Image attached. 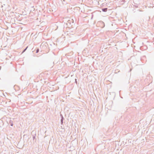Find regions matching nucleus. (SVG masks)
<instances>
[{
  "label": "nucleus",
  "instance_id": "nucleus-1",
  "mask_svg": "<svg viewBox=\"0 0 154 154\" xmlns=\"http://www.w3.org/2000/svg\"><path fill=\"white\" fill-rule=\"evenodd\" d=\"M98 24H99L100 27L101 28H103L105 27V23L102 21H100L98 22L97 23Z\"/></svg>",
  "mask_w": 154,
  "mask_h": 154
},
{
  "label": "nucleus",
  "instance_id": "nucleus-2",
  "mask_svg": "<svg viewBox=\"0 0 154 154\" xmlns=\"http://www.w3.org/2000/svg\"><path fill=\"white\" fill-rule=\"evenodd\" d=\"M60 116L61 117V119L60 120V123L61 125H63V120L64 119V118L63 116V115L62 114H60Z\"/></svg>",
  "mask_w": 154,
  "mask_h": 154
},
{
  "label": "nucleus",
  "instance_id": "nucleus-3",
  "mask_svg": "<svg viewBox=\"0 0 154 154\" xmlns=\"http://www.w3.org/2000/svg\"><path fill=\"white\" fill-rule=\"evenodd\" d=\"M36 136V134H33L32 135L33 140L34 142H36V139L35 137Z\"/></svg>",
  "mask_w": 154,
  "mask_h": 154
},
{
  "label": "nucleus",
  "instance_id": "nucleus-4",
  "mask_svg": "<svg viewBox=\"0 0 154 154\" xmlns=\"http://www.w3.org/2000/svg\"><path fill=\"white\" fill-rule=\"evenodd\" d=\"M107 8H103L102 9V11L104 12H106L107 11Z\"/></svg>",
  "mask_w": 154,
  "mask_h": 154
},
{
  "label": "nucleus",
  "instance_id": "nucleus-5",
  "mask_svg": "<svg viewBox=\"0 0 154 154\" xmlns=\"http://www.w3.org/2000/svg\"><path fill=\"white\" fill-rule=\"evenodd\" d=\"M13 121H12L10 120V121L9 122V124L11 126H13Z\"/></svg>",
  "mask_w": 154,
  "mask_h": 154
},
{
  "label": "nucleus",
  "instance_id": "nucleus-6",
  "mask_svg": "<svg viewBox=\"0 0 154 154\" xmlns=\"http://www.w3.org/2000/svg\"><path fill=\"white\" fill-rule=\"evenodd\" d=\"M28 46H27L26 47V48L25 49H24L23 50V51H22V53H23V52H25L26 50V49H27V48H28Z\"/></svg>",
  "mask_w": 154,
  "mask_h": 154
},
{
  "label": "nucleus",
  "instance_id": "nucleus-7",
  "mask_svg": "<svg viewBox=\"0 0 154 154\" xmlns=\"http://www.w3.org/2000/svg\"><path fill=\"white\" fill-rule=\"evenodd\" d=\"M134 7L136 8H138V6L137 5V4H135V5H134Z\"/></svg>",
  "mask_w": 154,
  "mask_h": 154
},
{
  "label": "nucleus",
  "instance_id": "nucleus-8",
  "mask_svg": "<svg viewBox=\"0 0 154 154\" xmlns=\"http://www.w3.org/2000/svg\"><path fill=\"white\" fill-rule=\"evenodd\" d=\"M39 48H37V49H36V53H38L39 52Z\"/></svg>",
  "mask_w": 154,
  "mask_h": 154
},
{
  "label": "nucleus",
  "instance_id": "nucleus-9",
  "mask_svg": "<svg viewBox=\"0 0 154 154\" xmlns=\"http://www.w3.org/2000/svg\"><path fill=\"white\" fill-rule=\"evenodd\" d=\"M75 82L76 84H77V79H75Z\"/></svg>",
  "mask_w": 154,
  "mask_h": 154
},
{
  "label": "nucleus",
  "instance_id": "nucleus-10",
  "mask_svg": "<svg viewBox=\"0 0 154 154\" xmlns=\"http://www.w3.org/2000/svg\"><path fill=\"white\" fill-rule=\"evenodd\" d=\"M69 21H70V20H68V23H69Z\"/></svg>",
  "mask_w": 154,
  "mask_h": 154
},
{
  "label": "nucleus",
  "instance_id": "nucleus-11",
  "mask_svg": "<svg viewBox=\"0 0 154 154\" xmlns=\"http://www.w3.org/2000/svg\"><path fill=\"white\" fill-rule=\"evenodd\" d=\"M33 132H34V131H32V133H33Z\"/></svg>",
  "mask_w": 154,
  "mask_h": 154
},
{
  "label": "nucleus",
  "instance_id": "nucleus-12",
  "mask_svg": "<svg viewBox=\"0 0 154 154\" xmlns=\"http://www.w3.org/2000/svg\"><path fill=\"white\" fill-rule=\"evenodd\" d=\"M4 154H5V153H4Z\"/></svg>",
  "mask_w": 154,
  "mask_h": 154
}]
</instances>
